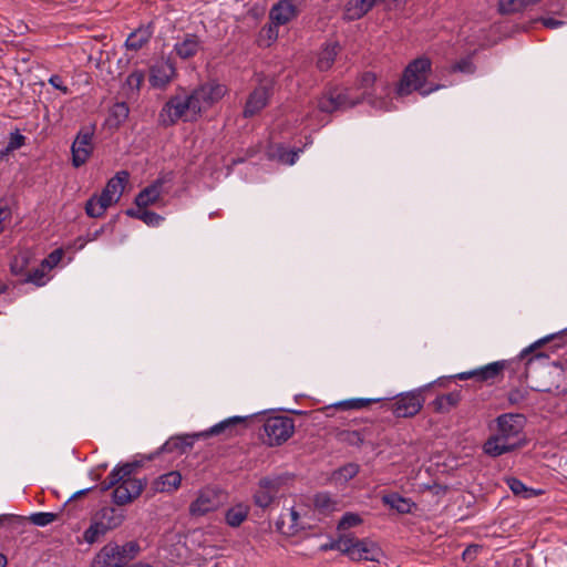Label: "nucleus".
<instances>
[{
  "label": "nucleus",
  "instance_id": "a211bd4d",
  "mask_svg": "<svg viewBox=\"0 0 567 567\" xmlns=\"http://www.w3.org/2000/svg\"><path fill=\"white\" fill-rule=\"evenodd\" d=\"M303 528L300 515L293 507L286 508L276 520L277 532L285 536H295Z\"/></svg>",
  "mask_w": 567,
  "mask_h": 567
},
{
  "label": "nucleus",
  "instance_id": "c756f323",
  "mask_svg": "<svg viewBox=\"0 0 567 567\" xmlns=\"http://www.w3.org/2000/svg\"><path fill=\"white\" fill-rule=\"evenodd\" d=\"M33 259V254L30 250H21L16 254L10 262V269L13 275L20 276L31 271L30 265Z\"/></svg>",
  "mask_w": 567,
  "mask_h": 567
},
{
  "label": "nucleus",
  "instance_id": "052dcab7",
  "mask_svg": "<svg viewBox=\"0 0 567 567\" xmlns=\"http://www.w3.org/2000/svg\"><path fill=\"white\" fill-rule=\"evenodd\" d=\"M543 24L549 29H557L564 24V21L556 20L554 18H546L543 20Z\"/></svg>",
  "mask_w": 567,
  "mask_h": 567
},
{
  "label": "nucleus",
  "instance_id": "37998d69",
  "mask_svg": "<svg viewBox=\"0 0 567 567\" xmlns=\"http://www.w3.org/2000/svg\"><path fill=\"white\" fill-rule=\"evenodd\" d=\"M476 70V66L473 62L472 55H467L462 58L460 61L455 62L451 66V72L453 73H464V74H473Z\"/></svg>",
  "mask_w": 567,
  "mask_h": 567
},
{
  "label": "nucleus",
  "instance_id": "7ed1b4c3",
  "mask_svg": "<svg viewBox=\"0 0 567 567\" xmlns=\"http://www.w3.org/2000/svg\"><path fill=\"white\" fill-rule=\"evenodd\" d=\"M377 78L371 72H365L360 78V89L362 93L360 96L353 95L352 90L349 89H334L323 94L318 101V110L322 113H332L339 110H346L357 105L362 100H368L369 103L378 109L389 111L390 102L381 101L378 102L372 99L369 89L374 85Z\"/></svg>",
  "mask_w": 567,
  "mask_h": 567
},
{
  "label": "nucleus",
  "instance_id": "79ce46f5",
  "mask_svg": "<svg viewBox=\"0 0 567 567\" xmlns=\"http://www.w3.org/2000/svg\"><path fill=\"white\" fill-rule=\"evenodd\" d=\"M27 520H28V518L18 516V515H11V514L0 515V526L8 525L12 530L22 529L25 526Z\"/></svg>",
  "mask_w": 567,
  "mask_h": 567
},
{
  "label": "nucleus",
  "instance_id": "4be33fe9",
  "mask_svg": "<svg viewBox=\"0 0 567 567\" xmlns=\"http://www.w3.org/2000/svg\"><path fill=\"white\" fill-rule=\"evenodd\" d=\"M120 545L106 544L95 556L92 567H125L118 558Z\"/></svg>",
  "mask_w": 567,
  "mask_h": 567
},
{
  "label": "nucleus",
  "instance_id": "864d4df0",
  "mask_svg": "<svg viewBox=\"0 0 567 567\" xmlns=\"http://www.w3.org/2000/svg\"><path fill=\"white\" fill-rule=\"evenodd\" d=\"M527 394H528L527 390L520 389V388H515L508 392L507 400L511 405H517L526 400Z\"/></svg>",
  "mask_w": 567,
  "mask_h": 567
},
{
  "label": "nucleus",
  "instance_id": "c9c22d12",
  "mask_svg": "<svg viewBox=\"0 0 567 567\" xmlns=\"http://www.w3.org/2000/svg\"><path fill=\"white\" fill-rule=\"evenodd\" d=\"M198 49L199 41L195 35H188L182 42L175 44V51L182 59L194 56Z\"/></svg>",
  "mask_w": 567,
  "mask_h": 567
},
{
  "label": "nucleus",
  "instance_id": "412c9836",
  "mask_svg": "<svg viewBox=\"0 0 567 567\" xmlns=\"http://www.w3.org/2000/svg\"><path fill=\"white\" fill-rule=\"evenodd\" d=\"M298 14L297 7L291 0H279L269 11V20L278 25H285Z\"/></svg>",
  "mask_w": 567,
  "mask_h": 567
},
{
  "label": "nucleus",
  "instance_id": "ddd939ff",
  "mask_svg": "<svg viewBox=\"0 0 567 567\" xmlns=\"http://www.w3.org/2000/svg\"><path fill=\"white\" fill-rule=\"evenodd\" d=\"M177 76V70L171 59H157L148 70V83L155 90H165Z\"/></svg>",
  "mask_w": 567,
  "mask_h": 567
},
{
  "label": "nucleus",
  "instance_id": "2eb2a0df",
  "mask_svg": "<svg viewBox=\"0 0 567 567\" xmlns=\"http://www.w3.org/2000/svg\"><path fill=\"white\" fill-rule=\"evenodd\" d=\"M223 503V493L219 489L205 487L199 491L195 501L189 505V513L193 516H204L216 511Z\"/></svg>",
  "mask_w": 567,
  "mask_h": 567
},
{
  "label": "nucleus",
  "instance_id": "a19ab883",
  "mask_svg": "<svg viewBox=\"0 0 567 567\" xmlns=\"http://www.w3.org/2000/svg\"><path fill=\"white\" fill-rule=\"evenodd\" d=\"M278 27V24H275L271 21L268 25L264 27L260 32V43L266 47L272 44L279 37Z\"/></svg>",
  "mask_w": 567,
  "mask_h": 567
},
{
  "label": "nucleus",
  "instance_id": "6e6552de",
  "mask_svg": "<svg viewBox=\"0 0 567 567\" xmlns=\"http://www.w3.org/2000/svg\"><path fill=\"white\" fill-rule=\"evenodd\" d=\"M295 433V421L289 416L274 415L266 417L259 432L261 441L268 446H279Z\"/></svg>",
  "mask_w": 567,
  "mask_h": 567
},
{
  "label": "nucleus",
  "instance_id": "5701e85b",
  "mask_svg": "<svg viewBox=\"0 0 567 567\" xmlns=\"http://www.w3.org/2000/svg\"><path fill=\"white\" fill-rule=\"evenodd\" d=\"M116 204L111 196H107L104 192L100 195H93L89 198L85 204V213L89 217L99 218L105 214L109 207Z\"/></svg>",
  "mask_w": 567,
  "mask_h": 567
},
{
  "label": "nucleus",
  "instance_id": "f257e3e1",
  "mask_svg": "<svg viewBox=\"0 0 567 567\" xmlns=\"http://www.w3.org/2000/svg\"><path fill=\"white\" fill-rule=\"evenodd\" d=\"M556 334L547 336L543 339H539L538 341L534 342L529 347L525 348L518 355L517 359L514 360H502V361H495L492 363H488L484 367L461 372L454 375H451L449 378H439L435 383L440 385H445L446 382L451 380H474L475 382L481 383H493L499 375H502L504 370H508L512 372H516L518 369V365L524 362L525 365V372L524 377L527 378V371L534 364L535 362H545L548 360V355L544 352H535L537 349H539L543 344H545L548 341H551L556 339Z\"/></svg>",
  "mask_w": 567,
  "mask_h": 567
},
{
  "label": "nucleus",
  "instance_id": "dca6fc26",
  "mask_svg": "<svg viewBox=\"0 0 567 567\" xmlns=\"http://www.w3.org/2000/svg\"><path fill=\"white\" fill-rule=\"evenodd\" d=\"M93 132L80 131L72 143V165L80 167L86 163L93 153Z\"/></svg>",
  "mask_w": 567,
  "mask_h": 567
},
{
  "label": "nucleus",
  "instance_id": "7c9ffc66",
  "mask_svg": "<svg viewBox=\"0 0 567 567\" xmlns=\"http://www.w3.org/2000/svg\"><path fill=\"white\" fill-rule=\"evenodd\" d=\"M340 47L338 42H330L326 44L318 56L317 65L321 71L329 70L339 53Z\"/></svg>",
  "mask_w": 567,
  "mask_h": 567
},
{
  "label": "nucleus",
  "instance_id": "a878e982",
  "mask_svg": "<svg viewBox=\"0 0 567 567\" xmlns=\"http://www.w3.org/2000/svg\"><path fill=\"white\" fill-rule=\"evenodd\" d=\"M128 173L126 171L117 172L105 187L102 189L107 196H111L113 200L116 203L120 200L125 185L128 182Z\"/></svg>",
  "mask_w": 567,
  "mask_h": 567
},
{
  "label": "nucleus",
  "instance_id": "13d9d810",
  "mask_svg": "<svg viewBox=\"0 0 567 567\" xmlns=\"http://www.w3.org/2000/svg\"><path fill=\"white\" fill-rule=\"evenodd\" d=\"M94 487H87V488H84V489H81V491H78L75 492L69 499L68 502L64 504V507L68 508L69 512L72 511V502L75 501L78 497L80 496H83L85 494H87L89 492H91Z\"/></svg>",
  "mask_w": 567,
  "mask_h": 567
},
{
  "label": "nucleus",
  "instance_id": "4c0bfd02",
  "mask_svg": "<svg viewBox=\"0 0 567 567\" xmlns=\"http://www.w3.org/2000/svg\"><path fill=\"white\" fill-rule=\"evenodd\" d=\"M127 215L143 220L147 226L152 227H156L163 221V217L161 215L140 207L128 209Z\"/></svg>",
  "mask_w": 567,
  "mask_h": 567
},
{
  "label": "nucleus",
  "instance_id": "1a4fd4ad",
  "mask_svg": "<svg viewBox=\"0 0 567 567\" xmlns=\"http://www.w3.org/2000/svg\"><path fill=\"white\" fill-rule=\"evenodd\" d=\"M288 474L271 475L259 480L254 493V503L260 508L269 507L290 481Z\"/></svg>",
  "mask_w": 567,
  "mask_h": 567
},
{
  "label": "nucleus",
  "instance_id": "5fc2aeb1",
  "mask_svg": "<svg viewBox=\"0 0 567 567\" xmlns=\"http://www.w3.org/2000/svg\"><path fill=\"white\" fill-rule=\"evenodd\" d=\"M315 507L318 509H329L332 506V501L327 493H318L313 498Z\"/></svg>",
  "mask_w": 567,
  "mask_h": 567
},
{
  "label": "nucleus",
  "instance_id": "ea45409f",
  "mask_svg": "<svg viewBox=\"0 0 567 567\" xmlns=\"http://www.w3.org/2000/svg\"><path fill=\"white\" fill-rule=\"evenodd\" d=\"M24 144H25V136L22 135L19 130L11 132L6 148L0 152V157H2L3 155H7L10 152L19 150Z\"/></svg>",
  "mask_w": 567,
  "mask_h": 567
},
{
  "label": "nucleus",
  "instance_id": "f8f14e48",
  "mask_svg": "<svg viewBox=\"0 0 567 567\" xmlns=\"http://www.w3.org/2000/svg\"><path fill=\"white\" fill-rule=\"evenodd\" d=\"M424 403L422 390H414L401 393L395 396V401L388 403V410L396 417H412L420 412Z\"/></svg>",
  "mask_w": 567,
  "mask_h": 567
},
{
  "label": "nucleus",
  "instance_id": "f704fd0d",
  "mask_svg": "<svg viewBox=\"0 0 567 567\" xmlns=\"http://www.w3.org/2000/svg\"><path fill=\"white\" fill-rule=\"evenodd\" d=\"M383 503L401 514L411 513L414 506V503L410 498H405L398 493L384 495Z\"/></svg>",
  "mask_w": 567,
  "mask_h": 567
},
{
  "label": "nucleus",
  "instance_id": "603ef678",
  "mask_svg": "<svg viewBox=\"0 0 567 567\" xmlns=\"http://www.w3.org/2000/svg\"><path fill=\"white\" fill-rule=\"evenodd\" d=\"M111 114L118 123L123 122L128 117L130 107L125 102L115 103L112 107Z\"/></svg>",
  "mask_w": 567,
  "mask_h": 567
},
{
  "label": "nucleus",
  "instance_id": "cd10ccee",
  "mask_svg": "<svg viewBox=\"0 0 567 567\" xmlns=\"http://www.w3.org/2000/svg\"><path fill=\"white\" fill-rule=\"evenodd\" d=\"M462 400L461 391H452L446 394L436 396L431 405L437 413H449L452 409L456 408Z\"/></svg>",
  "mask_w": 567,
  "mask_h": 567
},
{
  "label": "nucleus",
  "instance_id": "6e6d98bb",
  "mask_svg": "<svg viewBox=\"0 0 567 567\" xmlns=\"http://www.w3.org/2000/svg\"><path fill=\"white\" fill-rule=\"evenodd\" d=\"M49 84L52 85L55 90L60 91L62 94L66 95L70 93L69 87L64 84L62 78L58 74H52L49 80Z\"/></svg>",
  "mask_w": 567,
  "mask_h": 567
},
{
  "label": "nucleus",
  "instance_id": "473e14b6",
  "mask_svg": "<svg viewBox=\"0 0 567 567\" xmlns=\"http://www.w3.org/2000/svg\"><path fill=\"white\" fill-rule=\"evenodd\" d=\"M145 80V72L143 70H133L125 79L122 89L128 96H137L141 86Z\"/></svg>",
  "mask_w": 567,
  "mask_h": 567
},
{
  "label": "nucleus",
  "instance_id": "9d476101",
  "mask_svg": "<svg viewBox=\"0 0 567 567\" xmlns=\"http://www.w3.org/2000/svg\"><path fill=\"white\" fill-rule=\"evenodd\" d=\"M227 92V86L217 81L203 83L190 91V95L199 117L205 111L218 103Z\"/></svg>",
  "mask_w": 567,
  "mask_h": 567
},
{
  "label": "nucleus",
  "instance_id": "0e129e2a",
  "mask_svg": "<svg viewBox=\"0 0 567 567\" xmlns=\"http://www.w3.org/2000/svg\"><path fill=\"white\" fill-rule=\"evenodd\" d=\"M8 288L9 286L7 285L0 286V293H6L8 291Z\"/></svg>",
  "mask_w": 567,
  "mask_h": 567
},
{
  "label": "nucleus",
  "instance_id": "bf43d9fd",
  "mask_svg": "<svg viewBox=\"0 0 567 567\" xmlns=\"http://www.w3.org/2000/svg\"><path fill=\"white\" fill-rule=\"evenodd\" d=\"M380 401L381 399H354L355 410L367 408L368 405Z\"/></svg>",
  "mask_w": 567,
  "mask_h": 567
},
{
  "label": "nucleus",
  "instance_id": "c85d7f7f",
  "mask_svg": "<svg viewBox=\"0 0 567 567\" xmlns=\"http://www.w3.org/2000/svg\"><path fill=\"white\" fill-rule=\"evenodd\" d=\"M152 38V30L150 28H137L131 32L125 41V48L131 51L141 50Z\"/></svg>",
  "mask_w": 567,
  "mask_h": 567
},
{
  "label": "nucleus",
  "instance_id": "de8ad7c7",
  "mask_svg": "<svg viewBox=\"0 0 567 567\" xmlns=\"http://www.w3.org/2000/svg\"><path fill=\"white\" fill-rule=\"evenodd\" d=\"M107 530L103 527V525L96 520L84 532V539L93 544L95 543L101 536L105 535Z\"/></svg>",
  "mask_w": 567,
  "mask_h": 567
},
{
  "label": "nucleus",
  "instance_id": "4468645a",
  "mask_svg": "<svg viewBox=\"0 0 567 567\" xmlns=\"http://www.w3.org/2000/svg\"><path fill=\"white\" fill-rule=\"evenodd\" d=\"M63 255V249H54L37 267L31 268L24 284H45L51 280L52 271L61 262Z\"/></svg>",
  "mask_w": 567,
  "mask_h": 567
},
{
  "label": "nucleus",
  "instance_id": "a18cd8bd",
  "mask_svg": "<svg viewBox=\"0 0 567 567\" xmlns=\"http://www.w3.org/2000/svg\"><path fill=\"white\" fill-rule=\"evenodd\" d=\"M349 534H340L337 539H332L326 544L320 545V551L339 550L344 555V548L347 547Z\"/></svg>",
  "mask_w": 567,
  "mask_h": 567
},
{
  "label": "nucleus",
  "instance_id": "2f4dec72",
  "mask_svg": "<svg viewBox=\"0 0 567 567\" xmlns=\"http://www.w3.org/2000/svg\"><path fill=\"white\" fill-rule=\"evenodd\" d=\"M249 507L243 503L229 507L225 513V520L230 527H239L248 517Z\"/></svg>",
  "mask_w": 567,
  "mask_h": 567
},
{
  "label": "nucleus",
  "instance_id": "393cba45",
  "mask_svg": "<svg viewBox=\"0 0 567 567\" xmlns=\"http://www.w3.org/2000/svg\"><path fill=\"white\" fill-rule=\"evenodd\" d=\"M97 517L99 522L109 532L120 527L125 520L126 516L123 509L106 506L99 512Z\"/></svg>",
  "mask_w": 567,
  "mask_h": 567
},
{
  "label": "nucleus",
  "instance_id": "9b49d317",
  "mask_svg": "<svg viewBox=\"0 0 567 567\" xmlns=\"http://www.w3.org/2000/svg\"><path fill=\"white\" fill-rule=\"evenodd\" d=\"M344 555L353 561H379L383 553L373 540L369 538L360 539L349 534Z\"/></svg>",
  "mask_w": 567,
  "mask_h": 567
},
{
  "label": "nucleus",
  "instance_id": "bb28decb",
  "mask_svg": "<svg viewBox=\"0 0 567 567\" xmlns=\"http://www.w3.org/2000/svg\"><path fill=\"white\" fill-rule=\"evenodd\" d=\"M378 0H349L344 7V18L353 21L367 14Z\"/></svg>",
  "mask_w": 567,
  "mask_h": 567
},
{
  "label": "nucleus",
  "instance_id": "09e8293b",
  "mask_svg": "<svg viewBox=\"0 0 567 567\" xmlns=\"http://www.w3.org/2000/svg\"><path fill=\"white\" fill-rule=\"evenodd\" d=\"M58 518V515L54 514V513H49V512H39V513H33L30 517H29V520L35 525V526H47L51 523H53L55 519Z\"/></svg>",
  "mask_w": 567,
  "mask_h": 567
},
{
  "label": "nucleus",
  "instance_id": "0eeeda50",
  "mask_svg": "<svg viewBox=\"0 0 567 567\" xmlns=\"http://www.w3.org/2000/svg\"><path fill=\"white\" fill-rule=\"evenodd\" d=\"M147 460L143 455L140 460L121 463V465H131L128 475H123L117 483L116 489L112 491V502L117 506H125L132 504L137 499L143 491L147 487V478L135 477L137 471L144 466Z\"/></svg>",
  "mask_w": 567,
  "mask_h": 567
},
{
  "label": "nucleus",
  "instance_id": "c03bdc74",
  "mask_svg": "<svg viewBox=\"0 0 567 567\" xmlns=\"http://www.w3.org/2000/svg\"><path fill=\"white\" fill-rule=\"evenodd\" d=\"M506 483L515 495L527 498L534 494L532 488H528L520 480L516 477L507 478Z\"/></svg>",
  "mask_w": 567,
  "mask_h": 567
},
{
  "label": "nucleus",
  "instance_id": "b1692460",
  "mask_svg": "<svg viewBox=\"0 0 567 567\" xmlns=\"http://www.w3.org/2000/svg\"><path fill=\"white\" fill-rule=\"evenodd\" d=\"M164 181L156 179L151 185L142 189L135 197V204L140 208H146L154 204L161 196Z\"/></svg>",
  "mask_w": 567,
  "mask_h": 567
},
{
  "label": "nucleus",
  "instance_id": "20e7f679",
  "mask_svg": "<svg viewBox=\"0 0 567 567\" xmlns=\"http://www.w3.org/2000/svg\"><path fill=\"white\" fill-rule=\"evenodd\" d=\"M431 71L432 62L427 56L414 59L405 66L402 78L395 86V94L406 96L419 92L422 96H426L437 91L441 85L427 83Z\"/></svg>",
  "mask_w": 567,
  "mask_h": 567
},
{
  "label": "nucleus",
  "instance_id": "f3484780",
  "mask_svg": "<svg viewBox=\"0 0 567 567\" xmlns=\"http://www.w3.org/2000/svg\"><path fill=\"white\" fill-rule=\"evenodd\" d=\"M182 483V475L177 471H171L162 474L152 481L150 487L146 491V497L152 498L157 493L172 494L178 489Z\"/></svg>",
  "mask_w": 567,
  "mask_h": 567
},
{
  "label": "nucleus",
  "instance_id": "e433bc0d",
  "mask_svg": "<svg viewBox=\"0 0 567 567\" xmlns=\"http://www.w3.org/2000/svg\"><path fill=\"white\" fill-rule=\"evenodd\" d=\"M301 153L300 148H286L282 145H278L270 154V156L277 159L279 163L293 165L299 158Z\"/></svg>",
  "mask_w": 567,
  "mask_h": 567
},
{
  "label": "nucleus",
  "instance_id": "49530a36",
  "mask_svg": "<svg viewBox=\"0 0 567 567\" xmlns=\"http://www.w3.org/2000/svg\"><path fill=\"white\" fill-rule=\"evenodd\" d=\"M362 523V518L360 517L359 514H355V513H346L342 515V517L340 518L339 523H338V530L339 532H342V530H347L351 527H355L358 525H360Z\"/></svg>",
  "mask_w": 567,
  "mask_h": 567
},
{
  "label": "nucleus",
  "instance_id": "f03ea898",
  "mask_svg": "<svg viewBox=\"0 0 567 567\" xmlns=\"http://www.w3.org/2000/svg\"><path fill=\"white\" fill-rule=\"evenodd\" d=\"M526 417L519 413H503L495 419L492 434L483 444V452L493 458L512 453L527 443L524 427Z\"/></svg>",
  "mask_w": 567,
  "mask_h": 567
},
{
  "label": "nucleus",
  "instance_id": "6ab92c4d",
  "mask_svg": "<svg viewBox=\"0 0 567 567\" xmlns=\"http://www.w3.org/2000/svg\"><path fill=\"white\" fill-rule=\"evenodd\" d=\"M372 435L373 424L369 423L361 429L341 430L336 434V437L340 443L360 447L365 441L370 440Z\"/></svg>",
  "mask_w": 567,
  "mask_h": 567
},
{
  "label": "nucleus",
  "instance_id": "e2e57ef3",
  "mask_svg": "<svg viewBox=\"0 0 567 567\" xmlns=\"http://www.w3.org/2000/svg\"><path fill=\"white\" fill-rule=\"evenodd\" d=\"M7 565V557L6 555L0 553V567H6Z\"/></svg>",
  "mask_w": 567,
  "mask_h": 567
},
{
  "label": "nucleus",
  "instance_id": "680f3d73",
  "mask_svg": "<svg viewBox=\"0 0 567 567\" xmlns=\"http://www.w3.org/2000/svg\"><path fill=\"white\" fill-rule=\"evenodd\" d=\"M8 215H9L8 209L4 207H0V224L2 223V220H4L7 218Z\"/></svg>",
  "mask_w": 567,
  "mask_h": 567
},
{
  "label": "nucleus",
  "instance_id": "58836bf2",
  "mask_svg": "<svg viewBox=\"0 0 567 567\" xmlns=\"http://www.w3.org/2000/svg\"><path fill=\"white\" fill-rule=\"evenodd\" d=\"M141 551V546L136 540H131L120 546L118 558L125 565L126 560L134 559Z\"/></svg>",
  "mask_w": 567,
  "mask_h": 567
},
{
  "label": "nucleus",
  "instance_id": "423d86ee",
  "mask_svg": "<svg viewBox=\"0 0 567 567\" xmlns=\"http://www.w3.org/2000/svg\"><path fill=\"white\" fill-rule=\"evenodd\" d=\"M177 91L166 101L158 113V122L162 126H172L179 120L194 122L199 118L190 92L187 93L183 87H178Z\"/></svg>",
  "mask_w": 567,
  "mask_h": 567
},
{
  "label": "nucleus",
  "instance_id": "4d7b16f0",
  "mask_svg": "<svg viewBox=\"0 0 567 567\" xmlns=\"http://www.w3.org/2000/svg\"><path fill=\"white\" fill-rule=\"evenodd\" d=\"M331 409L355 410L354 399L339 401L337 403H333V404L324 408L326 411L331 410Z\"/></svg>",
  "mask_w": 567,
  "mask_h": 567
},
{
  "label": "nucleus",
  "instance_id": "8fccbe9b",
  "mask_svg": "<svg viewBox=\"0 0 567 567\" xmlns=\"http://www.w3.org/2000/svg\"><path fill=\"white\" fill-rule=\"evenodd\" d=\"M360 466L355 463H348L340 467L336 472V477L338 480H343L344 482H348L349 480L353 478L359 473Z\"/></svg>",
  "mask_w": 567,
  "mask_h": 567
},
{
  "label": "nucleus",
  "instance_id": "aec40b11",
  "mask_svg": "<svg viewBox=\"0 0 567 567\" xmlns=\"http://www.w3.org/2000/svg\"><path fill=\"white\" fill-rule=\"evenodd\" d=\"M270 97V90L266 85H260L256 87L248 96L245 107H244V116L251 117L259 113L262 109L266 107Z\"/></svg>",
  "mask_w": 567,
  "mask_h": 567
},
{
  "label": "nucleus",
  "instance_id": "39448f33",
  "mask_svg": "<svg viewBox=\"0 0 567 567\" xmlns=\"http://www.w3.org/2000/svg\"><path fill=\"white\" fill-rule=\"evenodd\" d=\"M246 417L241 416H233L226 419L215 425H213L207 431H202L193 434H184L176 435L168 439L156 452L151 453L148 455H144L147 461H153L158 454L166 452L173 453L178 452L179 454L186 453L190 450L195 443V441L199 439H206L212 435H219L227 433V435H231L234 433V429L237 424L244 423Z\"/></svg>",
  "mask_w": 567,
  "mask_h": 567
},
{
  "label": "nucleus",
  "instance_id": "72a5a7b5",
  "mask_svg": "<svg viewBox=\"0 0 567 567\" xmlns=\"http://www.w3.org/2000/svg\"><path fill=\"white\" fill-rule=\"evenodd\" d=\"M131 465H121L117 464L105 477V480L101 483L100 488L102 492H106L109 489H116L117 483L120 482L123 475H128L131 471Z\"/></svg>",
  "mask_w": 567,
  "mask_h": 567
},
{
  "label": "nucleus",
  "instance_id": "3c124183",
  "mask_svg": "<svg viewBox=\"0 0 567 567\" xmlns=\"http://www.w3.org/2000/svg\"><path fill=\"white\" fill-rule=\"evenodd\" d=\"M498 4L502 13H514L524 9L520 0H499Z\"/></svg>",
  "mask_w": 567,
  "mask_h": 567
}]
</instances>
